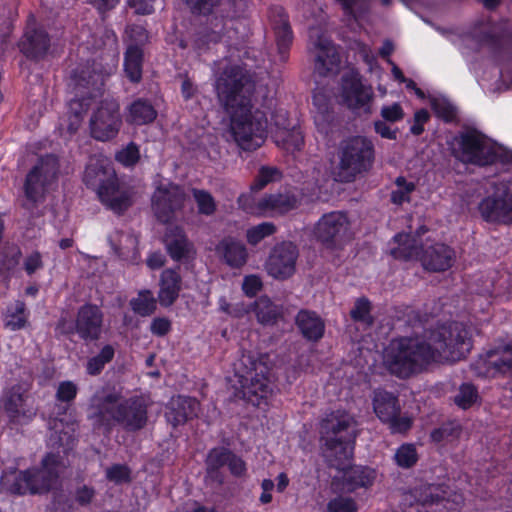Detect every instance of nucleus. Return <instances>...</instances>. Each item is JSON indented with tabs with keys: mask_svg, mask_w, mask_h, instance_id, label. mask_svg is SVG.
Wrapping results in <instances>:
<instances>
[{
	"mask_svg": "<svg viewBox=\"0 0 512 512\" xmlns=\"http://www.w3.org/2000/svg\"><path fill=\"white\" fill-rule=\"evenodd\" d=\"M215 89L220 103L230 118L229 137L243 150H255L267 136L268 128L275 144L287 152L299 151L304 144L300 127L288 122L283 110L270 113L256 108L251 94L254 84L234 56L226 57L216 63Z\"/></svg>",
	"mask_w": 512,
	"mask_h": 512,
	"instance_id": "nucleus-1",
	"label": "nucleus"
},
{
	"mask_svg": "<svg viewBox=\"0 0 512 512\" xmlns=\"http://www.w3.org/2000/svg\"><path fill=\"white\" fill-rule=\"evenodd\" d=\"M472 347L471 335L462 323L442 325L422 336L399 337L384 348V367L400 378L417 374L432 363L458 361Z\"/></svg>",
	"mask_w": 512,
	"mask_h": 512,
	"instance_id": "nucleus-2",
	"label": "nucleus"
},
{
	"mask_svg": "<svg viewBox=\"0 0 512 512\" xmlns=\"http://www.w3.org/2000/svg\"><path fill=\"white\" fill-rule=\"evenodd\" d=\"M233 376L228 381L237 397L253 406L267 404L272 395V377L265 358L256 359L251 352H242L233 362Z\"/></svg>",
	"mask_w": 512,
	"mask_h": 512,
	"instance_id": "nucleus-3",
	"label": "nucleus"
},
{
	"mask_svg": "<svg viewBox=\"0 0 512 512\" xmlns=\"http://www.w3.org/2000/svg\"><path fill=\"white\" fill-rule=\"evenodd\" d=\"M89 417L95 425L116 421L126 429H141L147 421V404L143 397H122L116 391L103 390L92 399Z\"/></svg>",
	"mask_w": 512,
	"mask_h": 512,
	"instance_id": "nucleus-4",
	"label": "nucleus"
},
{
	"mask_svg": "<svg viewBox=\"0 0 512 512\" xmlns=\"http://www.w3.org/2000/svg\"><path fill=\"white\" fill-rule=\"evenodd\" d=\"M84 182L96 190L101 202L114 212H122L132 202V192L119 183L111 162L103 156L90 158Z\"/></svg>",
	"mask_w": 512,
	"mask_h": 512,
	"instance_id": "nucleus-5",
	"label": "nucleus"
},
{
	"mask_svg": "<svg viewBox=\"0 0 512 512\" xmlns=\"http://www.w3.org/2000/svg\"><path fill=\"white\" fill-rule=\"evenodd\" d=\"M65 469L66 463L59 455L48 454L39 469L5 472L2 486L15 494L44 493L56 486Z\"/></svg>",
	"mask_w": 512,
	"mask_h": 512,
	"instance_id": "nucleus-6",
	"label": "nucleus"
},
{
	"mask_svg": "<svg viewBox=\"0 0 512 512\" xmlns=\"http://www.w3.org/2000/svg\"><path fill=\"white\" fill-rule=\"evenodd\" d=\"M450 147L457 159L478 166L507 162L512 158L503 146L475 129L466 130L454 137Z\"/></svg>",
	"mask_w": 512,
	"mask_h": 512,
	"instance_id": "nucleus-7",
	"label": "nucleus"
},
{
	"mask_svg": "<svg viewBox=\"0 0 512 512\" xmlns=\"http://www.w3.org/2000/svg\"><path fill=\"white\" fill-rule=\"evenodd\" d=\"M106 74H109V72L104 74L96 71L94 66L91 68L90 65L78 67L72 72L69 88L74 97L69 101L66 115L60 120L59 129L61 133L72 134L78 130L88 107L85 95L90 93V89L99 90L104 83Z\"/></svg>",
	"mask_w": 512,
	"mask_h": 512,
	"instance_id": "nucleus-8",
	"label": "nucleus"
},
{
	"mask_svg": "<svg viewBox=\"0 0 512 512\" xmlns=\"http://www.w3.org/2000/svg\"><path fill=\"white\" fill-rule=\"evenodd\" d=\"M425 231L421 228L415 236L405 233L395 235L391 243V255L400 260L419 259L423 267L429 271L447 270L452 266L455 258V253L450 247L444 244H435L427 247L424 253L420 254V249L423 248L420 233Z\"/></svg>",
	"mask_w": 512,
	"mask_h": 512,
	"instance_id": "nucleus-9",
	"label": "nucleus"
},
{
	"mask_svg": "<svg viewBox=\"0 0 512 512\" xmlns=\"http://www.w3.org/2000/svg\"><path fill=\"white\" fill-rule=\"evenodd\" d=\"M337 159L338 163L332 170L334 180L351 182L371 167L374 159L373 143L363 136L345 139L339 145Z\"/></svg>",
	"mask_w": 512,
	"mask_h": 512,
	"instance_id": "nucleus-10",
	"label": "nucleus"
},
{
	"mask_svg": "<svg viewBox=\"0 0 512 512\" xmlns=\"http://www.w3.org/2000/svg\"><path fill=\"white\" fill-rule=\"evenodd\" d=\"M356 422L353 416L344 410H336L328 414L321 423V439L328 457L347 460L352 455V439Z\"/></svg>",
	"mask_w": 512,
	"mask_h": 512,
	"instance_id": "nucleus-11",
	"label": "nucleus"
},
{
	"mask_svg": "<svg viewBox=\"0 0 512 512\" xmlns=\"http://www.w3.org/2000/svg\"><path fill=\"white\" fill-rule=\"evenodd\" d=\"M314 235L325 248L342 249L353 238L351 222L344 212L326 213L315 224Z\"/></svg>",
	"mask_w": 512,
	"mask_h": 512,
	"instance_id": "nucleus-12",
	"label": "nucleus"
},
{
	"mask_svg": "<svg viewBox=\"0 0 512 512\" xmlns=\"http://www.w3.org/2000/svg\"><path fill=\"white\" fill-rule=\"evenodd\" d=\"M478 210L481 217L487 222L512 223V183H495L493 192L481 200Z\"/></svg>",
	"mask_w": 512,
	"mask_h": 512,
	"instance_id": "nucleus-13",
	"label": "nucleus"
},
{
	"mask_svg": "<svg viewBox=\"0 0 512 512\" xmlns=\"http://www.w3.org/2000/svg\"><path fill=\"white\" fill-rule=\"evenodd\" d=\"M29 389L30 385L27 382H19L6 388L3 392L0 407L2 413L12 424H26L35 415L29 397Z\"/></svg>",
	"mask_w": 512,
	"mask_h": 512,
	"instance_id": "nucleus-14",
	"label": "nucleus"
},
{
	"mask_svg": "<svg viewBox=\"0 0 512 512\" xmlns=\"http://www.w3.org/2000/svg\"><path fill=\"white\" fill-rule=\"evenodd\" d=\"M122 126L120 106L114 99H105L93 111L89 127L91 136L98 141L114 139Z\"/></svg>",
	"mask_w": 512,
	"mask_h": 512,
	"instance_id": "nucleus-15",
	"label": "nucleus"
},
{
	"mask_svg": "<svg viewBox=\"0 0 512 512\" xmlns=\"http://www.w3.org/2000/svg\"><path fill=\"white\" fill-rule=\"evenodd\" d=\"M185 200L186 195L181 187L167 180H160L152 195V210L159 221L168 223L183 208Z\"/></svg>",
	"mask_w": 512,
	"mask_h": 512,
	"instance_id": "nucleus-16",
	"label": "nucleus"
},
{
	"mask_svg": "<svg viewBox=\"0 0 512 512\" xmlns=\"http://www.w3.org/2000/svg\"><path fill=\"white\" fill-rule=\"evenodd\" d=\"M58 174L57 158L42 157L28 173L25 181L26 197L32 201L40 199L55 184Z\"/></svg>",
	"mask_w": 512,
	"mask_h": 512,
	"instance_id": "nucleus-17",
	"label": "nucleus"
},
{
	"mask_svg": "<svg viewBox=\"0 0 512 512\" xmlns=\"http://www.w3.org/2000/svg\"><path fill=\"white\" fill-rule=\"evenodd\" d=\"M340 96L348 108L354 111H370L373 91L370 86L361 82L357 72L349 71L343 75Z\"/></svg>",
	"mask_w": 512,
	"mask_h": 512,
	"instance_id": "nucleus-18",
	"label": "nucleus"
},
{
	"mask_svg": "<svg viewBox=\"0 0 512 512\" xmlns=\"http://www.w3.org/2000/svg\"><path fill=\"white\" fill-rule=\"evenodd\" d=\"M251 196L242 194L238 198L239 205L247 212L262 216H274L283 214L297 205V198L290 193L269 195L261 199L256 207L250 205Z\"/></svg>",
	"mask_w": 512,
	"mask_h": 512,
	"instance_id": "nucleus-19",
	"label": "nucleus"
},
{
	"mask_svg": "<svg viewBox=\"0 0 512 512\" xmlns=\"http://www.w3.org/2000/svg\"><path fill=\"white\" fill-rule=\"evenodd\" d=\"M297 258V247L290 242L282 243L271 252L266 270L275 279H287L295 272Z\"/></svg>",
	"mask_w": 512,
	"mask_h": 512,
	"instance_id": "nucleus-20",
	"label": "nucleus"
},
{
	"mask_svg": "<svg viewBox=\"0 0 512 512\" xmlns=\"http://www.w3.org/2000/svg\"><path fill=\"white\" fill-rule=\"evenodd\" d=\"M312 52L315 56V72L320 76L334 75L339 69V54L324 35L310 36Z\"/></svg>",
	"mask_w": 512,
	"mask_h": 512,
	"instance_id": "nucleus-21",
	"label": "nucleus"
},
{
	"mask_svg": "<svg viewBox=\"0 0 512 512\" xmlns=\"http://www.w3.org/2000/svg\"><path fill=\"white\" fill-rule=\"evenodd\" d=\"M20 51L29 58L43 56L49 47V38L38 26L34 16H29L23 37L18 43Z\"/></svg>",
	"mask_w": 512,
	"mask_h": 512,
	"instance_id": "nucleus-22",
	"label": "nucleus"
},
{
	"mask_svg": "<svg viewBox=\"0 0 512 512\" xmlns=\"http://www.w3.org/2000/svg\"><path fill=\"white\" fill-rule=\"evenodd\" d=\"M334 93L320 84L317 85L313 93V117L317 129L321 133H327L332 122L330 111Z\"/></svg>",
	"mask_w": 512,
	"mask_h": 512,
	"instance_id": "nucleus-23",
	"label": "nucleus"
},
{
	"mask_svg": "<svg viewBox=\"0 0 512 512\" xmlns=\"http://www.w3.org/2000/svg\"><path fill=\"white\" fill-rule=\"evenodd\" d=\"M199 403L194 398L177 396L169 401L165 417L174 427L197 415Z\"/></svg>",
	"mask_w": 512,
	"mask_h": 512,
	"instance_id": "nucleus-24",
	"label": "nucleus"
},
{
	"mask_svg": "<svg viewBox=\"0 0 512 512\" xmlns=\"http://www.w3.org/2000/svg\"><path fill=\"white\" fill-rule=\"evenodd\" d=\"M102 313L97 306H83L77 316L76 329L84 339H97L100 335Z\"/></svg>",
	"mask_w": 512,
	"mask_h": 512,
	"instance_id": "nucleus-25",
	"label": "nucleus"
},
{
	"mask_svg": "<svg viewBox=\"0 0 512 512\" xmlns=\"http://www.w3.org/2000/svg\"><path fill=\"white\" fill-rule=\"evenodd\" d=\"M376 478V470L364 466H353L343 471L342 482L349 492H354L360 488H370Z\"/></svg>",
	"mask_w": 512,
	"mask_h": 512,
	"instance_id": "nucleus-26",
	"label": "nucleus"
},
{
	"mask_svg": "<svg viewBox=\"0 0 512 512\" xmlns=\"http://www.w3.org/2000/svg\"><path fill=\"white\" fill-rule=\"evenodd\" d=\"M373 410L381 422L392 420L401 411L397 396L385 390H376L372 399Z\"/></svg>",
	"mask_w": 512,
	"mask_h": 512,
	"instance_id": "nucleus-27",
	"label": "nucleus"
},
{
	"mask_svg": "<svg viewBox=\"0 0 512 512\" xmlns=\"http://www.w3.org/2000/svg\"><path fill=\"white\" fill-rule=\"evenodd\" d=\"M216 253L233 268L242 267L248 257L247 249L243 243L233 238L223 239L216 247Z\"/></svg>",
	"mask_w": 512,
	"mask_h": 512,
	"instance_id": "nucleus-28",
	"label": "nucleus"
},
{
	"mask_svg": "<svg viewBox=\"0 0 512 512\" xmlns=\"http://www.w3.org/2000/svg\"><path fill=\"white\" fill-rule=\"evenodd\" d=\"M164 243L170 256L180 260L193 252V245L187 239L183 229L175 226L170 227L164 236Z\"/></svg>",
	"mask_w": 512,
	"mask_h": 512,
	"instance_id": "nucleus-29",
	"label": "nucleus"
},
{
	"mask_svg": "<svg viewBox=\"0 0 512 512\" xmlns=\"http://www.w3.org/2000/svg\"><path fill=\"white\" fill-rule=\"evenodd\" d=\"M181 278L175 270H165L161 275L158 299L161 306L169 307L178 298Z\"/></svg>",
	"mask_w": 512,
	"mask_h": 512,
	"instance_id": "nucleus-30",
	"label": "nucleus"
},
{
	"mask_svg": "<svg viewBox=\"0 0 512 512\" xmlns=\"http://www.w3.org/2000/svg\"><path fill=\"white\" fill-rule=\"evenodd\" d=\"M296 323L303 336L308 340L316 341L324 334V322L314 312L300 311L297 315Z\"/></svg>",
	"mask_w": 512,
	"mask_h": 512,
	"instance_id": "nucleus-31",
	"label": "nucleus"
},
{
	"mask_svg": "<svg viewBox=\"0 0 512 512\" xmlns=\"http://www.w3.org/2000/svg\"><path fill=\"white\" fill-rule=\"evenodd\" d=\"M157 112L147 101L138 99L128 106L126 121L134 125H145L155 120Z\"/></svg>",
	"mask_w": 512,
	"mask_h": 512,
	"instance_id": "nucleus-32",
	"label": "nucleus"
},
{
	"mask_svg": "<svg viewBox=\"0 0 512 512\" xmlns=\"http://www.w3.org/2000/svg\"><path fill=\"white\" fill-rule=\"evenodd\" d=\"M488 372L506 374L512 371V347L506 346L487 353Z\"/></svg>",
	"mask_w": 512,
	"mask_h": 512,
	"instance_id": "nucleus-33",
	"label": "nucleus"
},
{
	"mask_svg": "<svg viewBox=\"0 0 512 512\" xmlns=\"http://www.w3.org/2000/svg\"><path fill=\"white\" fill-rule=\"evenodd\" d=\"M303 178V189L308 191V197L311 200L319 199L320 190L328 179L324 166L320 163L315 164L311 169L306 170Z\"/></svg>",
	"mask_w": 512,
	"mask_h": 512,
	"instance_id": "nucleus-34",
	"label": "nucleus"
},
{
	"mask_svg": "<svg viewBox=\"0 0 512 512\" xmlns=\"http://www.w3.org/2000/svg\"><path fill=\"white\" fill-rule=\"evenodd\" d=\"M143 51L137 45H129L124 56V71L132 82H138L142 75Z\"/></svg>",
	"mask_w": 512,
	"mask_h": 512,
	"instance_id": "nucleus-35",
	"label": "nucleus"
},
{
	"mask_svg": "<svg viewBox=\"0 0 512 512\" xmlns=\"http://www.w3.org/2000/svg\"><path fill=\"white\" fill-rule=\"evenodd\" d=\"M27 319L28 314L25 309V304L19 300L8 305L3 316L5 327L12 331L24 328Z\"/></svg>",
	"mask_w": 512,
	"mask_h": 512,
	"instance_id": "nucleus-36",
	"label": "nucleus"
},
{
	"mask_svg": "<svg viewBox=\"0 0 512 512\" xmlns=\"http://www.w3.org/2000/svg\"><path fill=\"white\" fill-rule=\"evenodd\" d=\"M273 27L279 53L284 55L292 43V32L282 10H279L278 19L274 20Z\"/></svg>",
	"mask_w": 512,
	"mask_h": 512,
	"instance_id": "nucleus-37",
	"label": "nucleus"
},
{
	"mask_svg": "<svg viewBox=\"0 0 512 512\" xmlns=\"http://www.w3.org/2000/svg\"><path fill=\"white\" fill-rule=\"evenodd\" d=\"M257 320L262 324L273 323L280 314V309L269 298L260 297L254 306Z\"/></svg>",
	"mask_w": 512,
	"mask_h": 512,
	"instance_id": "nucleus-38",
	"label": "nucleus"
},
{
	"mask_svg": "<svg viewBox=\"0 0 512 512\" xmlns=\"http://www.w3.org/2000/svg\"><path fill=\"white\" fill-rule=\"evenodd\" d=\"M130 306L135 313L141 316H148L155 311L156 300L150 290H143L131 299Z\"/></svg>",
	"mask_w": 512,
	"mask_h": 512,
	"instance_id": "nucleus-39",
	"label": "nucleus"
},
{
	"mask_svg": "<svg viewBox=\"0 0 512 512\" xmlns=\"http://www.w3.org/2000/svg\"><path fill=\"white\" fill-rule=\"evenodd\" d=\"M395 186L391 194L392 202L400 205L410 201V195L416 188L415 182L404 177H398L395 181Z\"/></svg>",
	"mask_w": 512,
	"mask_h": 512,
	"instance_id": "nucleus-40",
	"label": "nucleus"
},
{
	"mask_svg": "<svg viewBox=\"0 0 512 512\" xmlns=\"http://www.w3.org/2000/svg\"><path fill=\"white\" fill-rule=\"evenodd\" d=\"M114 348L111 345H106L102 348L100 353L92 357L87 363V372L90 375L99 374L104 366L110 362L114 356Z\"/></svg>",
	"mask_w": 512,
	"mask_h": 512,
	"instance_id": "nucleus-41",
	"label": "nucleus"
},
{
	"mask_svg": "<svg viewBox=\"0 0 512 512\" xmlns=\"http://www.w3.org/2000/svg\"><path fill=\"white\" fill-rule=\"evenodd\" d=\"M356 501L350 496L338 495L327 503V512H357Z\"/></svg>",
	"mask_w": 512,
	"mask_h": 512,
	"instance_id": "nucleus-42",
	"label": "nucleus"
},
{
	"mask_svg": "<svg viewBox=\"0 0 512 512\" xmlns=\"http://www.w3.org/2000/svg\"><path fill=\"white\" fill-rule=\"evenodd\" d=\"M193 196L200 214L210 216L216 211V202L209 192L194 189Z\"/></svg>",
	"mask_w": 512,
	"mask_h": 512,
	"instance_id": "nucleus-43",
	"label": "nucleus"
},
{
	"mask_svg": "<svg viewBox=\"0 0 512 512\" xmlns=\"http://www.w3.org/2000/svg\"><path fill=\"white\" fill-rule=\"evenodd\" d=\"M461 431L453 423L445 424L431 433V439L435 443H448L459 437Z\"/></svg>",
	"mask_w": 512,
	"mask_h": 512,
	"instance_id": "nucleus-44",
	"label": "nucleus"
},
{
	"mask_svg": "<svg viewBox=\"0 0 512 512\" xmlns=\"http://www.w3.org/2000/svg\"><path fill=\"white\" fill-rule=\"evenodd\" d=\"M276 231L272 223L264 222L247 230V241L251 245H256L264 238L272 235Z\"/></svg>",
	"mask_w": 512,
	"mask_h": 512,
	"instance_id": "nucleus-45",
	"label": "nucleus"
},
{
	"mask_svg": "<svg viewBox=\"0 0 512 512\" xmlns=\"http://www.w3.org/2000/svg\"><path fill=\"white\" fill-rule=\"evenodd\" d=\"M417 458L418 454L416 452V448L412 444H403L395 453L396 463L403 468H408L414 465Z\"/></svg>",
	"mask_w": 512,
	"mask_h": 512,
	"instance_id": "nucleus-46",
	"label": "nucleus"
},
{
	"mask_svg": "<svg viewBox=\"0 0 512 512\" xmlns=\"http://www.w3.org/2000/svg\"><path fill=\"white\" fill-rule=\"evenodd\" d=\"M478 398L477 391L471 384H463L455 396V403L462 409L471 407Z\"/></svg>",
	"mask_w": 512,
	"mask_h": 512,
	"instance_id": "nucleus-47",
	"label": "nucleus"
},
{
	"mask_svg": "<svg viewBox=\"0 0 512 512\" xmlns=\"http://www.w3.org/2000/svg\"><path fill=\"white\" fill-rule=\"evenodd\" d=\"M20 250L16 246L4 248L0 253V271H12L19 263Z\"/></svg>",
	"mask_w": 512,
	"mask_h": 512,
	"instance_id": "nucleus-48",
	"label": "nucleus"
},
{
	"mask_svg": "<svg viewBox=\"0 0 512 512\" xmlns=\"http://www.w3.org/2000/svg\"><path fill=\"white\" fill-rule=\"evenodd\" d=\"M370 309V302L366 298H359L351 310V317L354 321L369 325L372 321Z\"/></svg>",
	"mask_w": 512,
	"mask_h": 512,
	"instance_id": "nucleus-49",
	"label": "nucleus"
},
{
	"mask_svg": "<svg viewBox=\"0 0 512 512\" xmlns=\"http://www.w3.org/2000/svg\"><path fill=\"white\" fill-rule=\"evenodd\" d=\"M148 35L144 27L140 25L128 26L125 31L124 41L129 45H137L140 48L147 42Z\"/></svg>",
	"mask_w": 512,
	"mask_h": 512,
	"instance_id": "nucleus-50",
	"label": "nucleus"
},
{
	"mask_svg": "<svg viewBox=\"0 0 512 512\" xmlns=\"http://www.w3.org/2000/svg\"><path fill=\"white\" fill-rule=\"evenodd\" d=\"M280 178V172L273 167H262L255 182L251 185L252 191L263 189L268 183L276 181Z\"/></svg>",
	"mask_w": 512,
	"mask_h": 512,
	"instance_id": "nucleus-51",
	"label": "nucleus"
},
{
	"mask_svg": "<svg viewBox=\"0 0 512 512\" xmlns=\"http://www.w3.org/2000/svg\"><path fill=\"white\" fill-rule=\"evenodd\" d=\"M431 107L436 115L445 121H449L454 117V107L448 100L442 97H435L431 100Z\"/></svg>",
	"mask_w": 512,
	"mask_h": 512,
	"instance_id": "nucleus-52",
	"label": "nucleus"
},
{
	"mask_svg": "<svg viewBox=\"0 0 512 512\" xmlns=\"http://www.w3.org/2000/svg\"><path fill=\"white\" fill-rule=\"evenodd\" d=\"M139 157V149L134 143L128 144L116 154V160L124 166L134 165Z\"/></svg>",
	"mask_w": 512,
	"mask_h": 512,
	"instance_id": "nucleus-53",
	"label": "nucleus"
},
{
	"mask_svg": "<svg viewBox=\"0 0 512 512\" xmlns=\"http://www.w3.org/2000/svg\"><path fill=\"white\" fill-rule=\"evenodd\" d=\"M380 115L383 120L390 122V123H396L401 121L404 116L405 112L401 106L400 103H391L387 105H383L380 110Z\"/></svg>",
	"mask_w": 512,
	"mask_h": 512,
	"instance_id": "nucleus-54",
	"label": "nucleus"
},
{
	"mask_svg": "<svg viewBox=\"0 0 512 512\" xmlns=\"http://www.w3.org/2000/svg\"><path fill=\"white\" fill-rule=\"evenodd\" d=\"M106 478L115 484H122L130 481V470L127 466L115 464L106 470Z\"/></svg>",
	"mask_w": 512,
	"mask_h": 512,
	"instance_id": "nucleus-55",
	"label": "nucleus"
},
{
	"mask_svg": "<svg viewBox=\"0 0 512 512\" xmlns=\"http://www.w3.org/2000/svg\"><path fill=\"white\" fill-rule=\"evenodd\" d=\"M230 452L224 448H215L210 451L207 457V467L209 470H216L223 465H227Z\"/></svg>",
	"mask_w": 512,
	"mask_h": 512,
	"instance_id": "nucleus-56",
	"label": "nucleus"
},
{
	"mask_svg": "<svg viewBox=\"0 0 512 512\" xmlns=\"http://www.w3.org/2000/svg\"><path fill=\"white\" fill-rule=\"evenodd\" d=\"M77 385L72 381L60 382L57 391L56 398L61 402H71L77 395Z\"/></svg>",
	"mask_w": 512,
	"mask_h": 512,
	"instance_id": "nucleus-57",
	"label": "nucleus"
},
{
	"mask_svg": "<svg viewBox=\"0 0 512 512\" xmlns=\"http://www.w3.org/2000/svg\"><path fill=\"white\" fill-rule=\"evenodd\" d=\"M389 425L390 430L393 433H405L412 426V418L408 415H400V413L396 416H393L392 420H387L386 422Z\"/></svg>",
	"mask_w": 512,
	"mask_h": 512,
	"instance_id": "nucleus-58",
	"label": "nucleus"
},
{
	"mask_svg": "<svg viewBox=\"0 0 512 512\" xmlns=\"http://www.w3.org/2000/svg\"><path fill=\"white\" fill-rule=\"evenodd\" d=\"M23 267L28 275H32L43 267L42 255L33 251L28 254L23 261Z\"/></svg>",
	"mask_w": 512,
	"mask_h": 512,
	"instance_id": "nucleus-59",
	"label": "nucleus"
},
{
	"mask_svg": "<svg viewBox=\"0 0 512 512\" xmlns=\"http://www.w3.org/2000/svg\"><path fill=\"white\" fill-rule=\"evenodd\" d=\"M51 429L54 430V433L57 435L58 440L62 445L64 443V437L68 439L70 437V432L74 431V423L71 422L64 425L63 418H56Z\"/></svg>",
	"mask_w": 512,
	"mask_h": 512,
	"instance_id": "nucleus-60",
	"label": "nucleus"
},
{
	"mask_svg": "<svg viewBox=\"0 0 512 512\" xmlns=\"http://www.w3.org/2000/svg\"><path fill=\"white\" fill-rule=\"evenodd\" d=\"M262 288V280L257 275H248L244 278L242 289L249 296H255Z\"/></svg>",
	"mask_w": 512,
	"mask_h": 512,
	"instance_id": "nucleus-61",
	"label": "nucleus"
},
{
	"mask_svg": "<svg viewBox=\"0 0 512 512\" xmlns=\"http://www.w3.org/2000/svg\"><path fill=\"white\" fill-rule=\"evenodd\" d=\"M375 132L382 138L395 140L397 138L398 129L393 128L385 120H377L374 122Z\"/></svg>",
	"mask_w": 512,
	"mask_h": 512,
	"instance_id": "nucleus-62",
	"label": "nucleus"
},
{
	"mask_svg": "<svg viewBox=\"0 0 512 512\" xmlns=\"http://www.w3.org/2000/svg\"><path fill=\"white\" fill-rule=\"evenodd\" d=\"M171 329V322L168 318L157 317L154 318L150 325V331L156 336H164Z\"/></svg>",
	"mask_w": 512,
	"mask_h": 512,
	"instance_id": "nucleus-63",
	"label": "nucleus"
},
{
	"mask_svg": "<svg viewBox=\"0 0 512 512\" xmlns=\"http://www.w3.org/2000/svg\"><path fill=\"white\" fill-rule=\"evenodd\" d=\"M219 309L222 312L234 317H241L242 315L248 312V310L243 304L231 306L224 297L219 299Z\"/></svg>",
	"mask_w": 512,
	"mask_h": 512,
	"instance_id": "nucleus-64",
	"label": "nucleus"
}]
</instances>
